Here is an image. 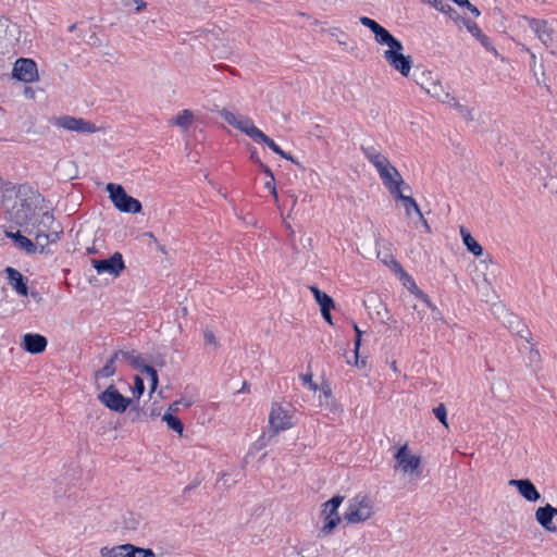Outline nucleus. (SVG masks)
<instances>
[{"mask_svg": "<svg viewBox=\"0 0 557 557\" xmlns=\"http://www.w3.org/2000/svg\"><path fill=\"white\" fill-rule=\"evenodd\" d=\"M0 67H3V60H0Z\"/></svg>", "mask_w": 557, "mask_h": 557, "instance_id": "obj_64", "label": "nucleus"}, {"mask_svg": "<svg viewBox=\"0 0 557 557\" xmlns=\"http://www.w3.org/2000/svg\"><path fill=\"white\" fill-rule=\"evenodd\" d=\"M300 379L305 385H308L311 391H317L319 388L318 384L312 381V373H306L300 375Z\"/></svg>", "mask_w": 557, "mask_h": 557, "instance_id": "obj_44", "label": "nucleus"}, {"mask_svg": "<svg viewBox=\"0 0 557 557\" xmlns=\"http://www.w3.org/2000/svg\"><path fill=\"white\" fill-rule=\"evenodd\" d=\"M325 396H331V388L329 386L323 388Z\"/></svg>", "mask_w": 557, "mask_h": 557, "instance_id": "obj_58", "label": "nucleus"}, {"mask_svg": "<svg viewBox=\"0 0 557 557\" xmlns=\"http://www.w3.org/2000/svg\"><path fill=\"white\" fill-rule=\"evenodd\" d=\"M395 460L397 463V467L401 469L403 472H414L419 469L421 459L418 456L408 454V446L405 444L401 446L396 455Z\"/></svg>", "mask_w": 557, "mask_h": 557, "instance_id": "obj_14", "label": "nucleus"}, {"mask_svg": "<svg viewBox=\"0 0 557 557\" xmlns=\"http://www.w3.org/2000/svg\"><path fill=\"white\" fill-rule=\"evenodd\" d=\"M396 267H398L399 271H403V268L399 265V263H396Z\"/></svg>", "mask_w": 557, "mask_h": 557, "instance_id": "obj_63", "label": "nucleus"}, {"mask_svg": "<svg viewBox=\"0 0 557 557\" xmlns=\"http://www.w3.org/2000/svg\"><path fill=\"white\" fill-rule=\"evenodd\" d=\"M25 95H26V96H29L30 98H33V97H34V91H33V89H32V88H29V87H26V88H25Z\"/></svg>", "mask_w": 557, "mask_h": 557, "instance_id": "obj_55", "label": "nucleus"}, {"mask_svg": "<svg viewBox=\"0 0 557 557\" xmlns=\"http://www.w3.org/2000/svg\"><path fill=\"white\" fill-rule=\"evenodd\" d=\"M396 267H398L399 271H403V268L399 265V263H396Z\"/></svg>", "mask_w": 557, "mask_h": 557, "instance_id": "obj_62", "label": "nucleus"}, {"mask_svg": "<svg viewBox=\"0 0 557 557\" xmlns=\"http://www.w3.org/2000/svg\"><path fill=\"white\" fill-rule=\"evenodd\" d=\"M451 107L467 121H473L474 116L472 113V109L461 104L455 97H450L449 102Z\"/></svg>", "mask_w": 557, "mask_h": 557, "instance_id": "obj_32", "label": "nucleus"}, {"mask_svg": "<svg viewBox=\"0 0 557 557\" xmlns=\"http://www.w3.org/2000/svg\"><path fill=\"white\" fill-rule=\"evenodd\" d=\"M310 290L312 292L315 301L319 304L321 311L334 308V301L327 294L320 290L317 286H310Z\"/></svg>", "mask_w": 557, "mask_h": 557, "instance_id": "obj_26", "label": "nucleus"}, {"mask_svg": "<svg viewBox=\"0 0 557 557\" xmlns=\"http://www.w3.org/2000/svg\"><path fill=\"white\" fill-rule=\"evenodd\" d=\"M250 160H251L253 163L258 164V165H260V164H262V163H263V162L260 160V158H259L258 152L256 151V149H253V150L251 151V153H250Z\"/></svg>", "mask_w": 557, "mask_h": 557, "instance_id": "obj_48", "label": "nucleus"}, {"mask_svg": "<svg viewBox=\"0 0 557 557\" xmlns=\"http://www.w3.org/2000/svg\"><path fill=\"white\" fill-rule=\"evenodd\" d=\"M12 77L23 83L37 82L39 79L37 63L33 59H17L13 65Z\"/></svg>", "mask_w": 557, "mask_h": 557, "instance_id": "obj_9", "label": "nucleus"}, {"mask_svg": "<svg viewBox=\"0 0 557 557\" xmlns=\"http://www.w3.org/2000/svg\"><path fill=\"white\" fill-rule=\"evenodd\" d=\"M256 143L258 144H264L267 145L274 153L281 156L282 158L286 159V160H290L292 162L294 163H297L295 161V159L289 154V153H286L285 151H283L275 143L273 139H271L268 135H265L262 131H260V133L257 135V137L255 138Z\"/></svg>", "mask_w": 557, "mask_h": 557, "instance_id": "obj_22", "label": "nucleus"}, {"mask_svg": "<svg viewBox=\"0 0 557 557\" xmlns=\"http://www.w3.org/2000/svg\"><path fill=\"white\" fill-rule=\"evenodd\" d=\"M38 195L27 185L11 186L2 193V206L18 226L30 223Z\"/></svg>", "mask_w": 557, "mask_h": 557, "instance_id": "obj_1", "label": "nucleus"}, {"mask_svg": "<svg viewBox=\"0 0 557 557\" xmlns=\"http://www.w3.org/2000/svg\"><path fill=\"white\" fill-rule=\"evenodd\" d=\"M426 92L443 103L449 102V99L451 97L449 95V92L444 90V88L438 79L434 81L430 85V88H428Z\"/></svg>", "mask_w": 557, "mask_h": 557, "instance_id": "obj_28", "label": "nucleus"}, {"mask_svg": "<svg viewBox=\"0 0 557 557\" xmlns=\"http://www.w3.org/2000/svg\"><path fill=\"white\" fill-rule=\"evenodd\" d=\"M264 187L276 198L277 197V193H276V187H275V178L274 176H272V178H269L265 183H264Z\"/></svg>", "mask_w": 557, "mask_h": 557, "instance_id": "obj_45", "label": "nucleus"}, {"mask_svg": "<svg viewBox=\"0 0 557 557\" xmlns=\"http://www.w3.org/2000/svg\"><path fill=\"white\" fill-rule=\"evenodd\" d=\"M194 115L191 111L189 110H183L181 111L175 119L171 121V124L182 127L183 129H187L191 122H193Z\"/></svg>", "mask_w": 557, "mask_h": 557, "instance_id": "obj_31", "label": "nucleus"}, {"mask_svg": "<svg viewBox=\"0 0 557 557\" xmlns=\"http://www.w3.org/2000/svg\"><path fill=\"white\" fill-rule=\"evenodd\" d=\"M366 159L376 169L381 180L389 178V174H397V169L374 146H361Z\"/></svg>", "mask_w": 557, "mask_h": 557, "instance_id": "obj_5", "label": "nucleus"}, {"mask_svg": "<svg viewBox=\"0 0 557 557\" xmlns=\"http://www.w3.org/2000/svg\"><path fill=\"white\" fill-rule=\"evenodd\" d=\"M385 46L388 47L383 53L385 61L392 69L399 72L403 76L408 77L412 66V60L410 55L403 53V44L394 37L391 41L385 44Z\"/></svg>", "mask_w": 557, "mask_h": 557, "instance_id": "obj_2", "label": "nucleus"}, {"mask_svg": "<svg viewBox=\"0 0 557 557\" xmlns=\"http://www.w3.org/2000/svg\"><path fill=\"white\" fill-rule=\"evenodd\" d=\"M23 348L33 355L44 352L47 348V338L40 334L27 333L23 336Z\"/></svg>", "mask_w": 557, "mask_h": 557, "instance_id": "obj_19", "label": "nucleus"}, {"mask_svg": "<svg viewBox=\"0 0 557 557\" xmlns=\"http://www.w3.org/2000/svg\"><path fill=\"white\" fill-rule=\"evenodd\" d=\"M158 250L161 251L162 253H166L165 247L163 245H158Z\"/></svg>", "mask_w": 557, "mask_h": 557, "instance_id": "obj_59", "label": "nucleus"}, {"mask_svg": "<svg viewBox=\"0 0 557 557\" xmlns=\"http://www.w3.org/2000/svg\"><path fill=\"white\" fill-rule=\"evenodd\" d=\"M556 516L557 508L553 507L550 504H546L535 510V519L537 523L548 532L555 533L557 531V527L553 522V519Z\"/></svg>", "mask_w": 557, "mask_h": 557, "instance_id": "obj_17", "label": "nucleus"}, {"mask_svg": "<svg viewBox=\"0 0 557 557\" xmlns=\"http://www.w3.org/2000/svg\"><path fill=\"white\" fill-rule=\"evenodd\" d=\"M163 421L166 422L168 426L171 430L177 432L178 434L183 433L184 424L177 417H175L169 412H165L163 416Z\"/></svg>", "mask_w": 557, "mask_h": 557, "instance_id": "obj_37", "label": "nucleus"}, {"mask_svg": "<svg viewBox=\"0 0 557 557\" xmlns=\"http://www.w3.org/2000/svg\"><path fill=\"white\" fill-rule=\"evenodd\" d=\"M354 330L356 332V338H355V359H356V364H358V350H359V347L361 345L362 332H361V330L359 329V326L356 323H354Z\"/></svg>", "mask_w": 557, "mask_h": 557, "instance_id": "obj_43", "label": "nucleus"}, {"mask_svg": "<svg viewBox=\"0 0 557 557\" xmlns=\"http://www.w3.org/2000/svg\"><path fill=\"white\" fill-rule=\"evenodd\" d=\"M437 78L433 76L431 72L422 71L419 75H416V83L425 91L430 88V85Z\"/></svg>", "mask_w": 557, "mask_h": 557, "instance_id": "obj_36", "label": "nucleus"}, {"mask_svg": "<svg viewBox=\"0 0 557 557\" xmlns=\"http://www.w3.org/2000/svg\"><path fill=\"white\" fill-rule=\"evenodd\" d=\"M420 219H421V221H422V223H423V226H425V228L428 230V232H430V226H429V224H428V221H426L423 216H422V218H420Z\"/></svg>", "mask_w": 557, "mask_h": 557, "instance_id": "obj_57", "label": "nucleus"}, {"mask_svg": "<svg viewBox=\"0 0 557 557\" xmlns=\"http://www.w3.org/2000/svg\"><path fill=\"white\" fill-rule=\"evenodd\" d=\"M107 190L110 194V199L121 212L125 213H139L143 209L139 200L126 194L123 186L109 183Z\"/></svg>", "mask_w": 557, "mask_h": 557, "instance_id": "obj_4", "label": "nucleus"}, {"mask_svg": "<svg viewBox=\"0 0 557 557\" xmlns=\"http://www.w3.org/2000/svg\"><path fill=\"white\" fill-rule=\"evenodd\" d=\"M126 549L128 552V557H156L151 548H143L133 544H128Z\"/></svg>", "mask_w": 557, "mask_h": 557, "instance_id": "obj_34", "label": "nucleus"}, {"mask_svg": "<svg viewBox=\"0 0 557 557\" xmlns=\"http://www.w3.org/2000/svg\"><path fill=\"white\" fill-rule=\"evenodd\" d=\"M293 417L289 410L281 404H272L269 413V428L272 436L277 435L280 432L288 430L293 426Z\"/></svg>", "mask_w": 557, "mask_h": 557, "instance_id": "obj_6", "label": "nucleus"}, {"mask_svg": "<svg viewBox=\"0 0 557 557\" xmlns=\"http://www.w3.org/2000/svg\"><path fill=\"white\" fill-rule=\"evenodd\" d=\"M205 342L208 345H216V339L214 334L211 331H206L203 334Z\"/></svg>", "mask_w": 557, "mask_h": 557, "instance_id": "obj_46", "label": "nucleus"}, {"mask_svg": "<svg viewBox=\"0 0 557 557\" xmlns=\"http://www.w3.org/2000/svg\"><path fill=\"white\" fill-rule=\"evenodd\" d=\"M396 267H398L399 271H403V268L399 265V263H396Z\"/></svg>", "mask_w": 557, "mask_h": 557, "instance_id": "obj_61", "label": "nucleus"}, {"mask_svg": "<svg viewBox=\"0 0 557 557\" xmlns=\"http://www.w3.org/2000/svg\"><path fill=\"white\" fill-rule=\"evenodd\" d=\"M259 168L267 175L268 178H272L274 176L272 170L264 163L260 164Z\"/></svg>", "mask_w": 557, "mask_h": 557, "instance_id": "obj_47", "label": "nucleus"}, {"mask_svg": "<svg viewBox=\"0 0 557 557\" xmlns=\"http://www.w3.org/2000/svg\"><path fill=\"white\" fill-rule=\"evenodd\" d=\"M344 500V496L335 495L331 499L324 503L323 515L324 524L320 530V533L323 535H329L341 522V517L338 515V508Z\"/></svg>", "mask_w": 557, "mask_h": 557, "instance_id": "obj_8", "label": "nucleus"}, {"mask_svg": "<svg viewBox=\"0 0 557 557\" xmlns=\"http://www.w3.org/2000/svg\"><path fill=\"white\" fill-rule=\"evenodd\" d=\"M321 313L325 321L332 323L331 309H327L326 311H321Z\"/></svg>", "mask_w": 557, "mask_h": 557, "instance_id": "obj_52", "label": "nucleus"}, {"mask_svg": "<svg viewBox=\"0 0 557 557\" xmlns=\"http://www.w3.org/2000/svg\"><path fill=\"white\" fill-rule=\"evenodd\" d=\"M465 25H466L467 29L469 30V33L472 36H474L484 48H486L487 50L494 49L491 46L490 38L482 33V30L480 29V27L478 26V24L475 22L468 20L465 22Z\"/></svg>", "mask_w": 557, "mask_h": 557, "instance_id": "obj_24", "label": "nucleus"}, {"mask_svg": "<svg viewBox=\"0 0 557 557\" xmlns=\"http://www.w3.org/2000/svg\"><path fill=\"white\" fill-rule=\"evenodd\" d=\"M200 484V480H195L184 488V493H189Z\"/></svg>", "mask_w": 557, "mask_h": 557, "instance_id": "obj_49", "label": "nucleus"}, {"mask_svg": "<svg viewBox=\"0 0 557 557\" xmlns=\"http://www.w3.org/2000/svg\"><path fill=\"white\" fill-rule=\"evenodd\" d=\"M54 224V216L50 212H45L41 215V219L38 224V230L50 231Z\"/></svg>", "mask_w": 557, "mask_h": 557, "instance_id": "obj_39", "label": "nucleus"}, {"mask_svg": "<svg viewBox=\"0 0 557 557\" xmlns=\"http://www.w3.org/2000/svg\"><path fill=\"white\" fill-rule=\"evenodd\" d=\"M404 274L407 276L408 281H410V283H411V290L417 295V297H419L431 309H433V306H432L428 295H425L421 289H419V287L416 285L414 281L407 273H404Z\"/></svg>", "mask_w": 557, "mask_h": 557, "instance_id": "obj_40", "label": "nucleus"}, {"mask_svg": "<svg viewBox=\"0 0 557 557\" xmlns=\"http://www.w3.org/2000/svg\"><path fill=\"white\" fill-rule=\"evenodd\" d=\"M120 359V352H113L112 356L107 360L106 364L95 372V379L99 380L102 377H110L115 374L116 367L115 362Z\"/></svg>", "mask_w": 557, "mask_h": 557, "instance_id": "obj_23", "label": "nucleus"}, {"mask_svg": "<svg viewBox=\"0 0 557 557\" xmlns=\"http://www.w3.org/2000/svg\"><path fill=\"white\" fill-rule=\"evenodd\" d=\"M115 352H120V358L127 361L133 368L143 371V367L147 364L144 362L140 355H136L134 350H115Z\"/></svg>", "mask_w": 557, "mask_h": 557, "instance_id": "obj_27", "label": "nucleus"}, {"mask_svg": "<svg viewBox=\"0 0 557 557\" xmlns=\"http://www.w3.org/2000/svg\"><path fill=\"white\" fill-rule=\"evenodd\" d=\"M4 273L7 275L8 285H10L18 296H28L27 277L12 267H7Z\"/></svg>", "mask_w": 557, "mask_h": 557, "instance_id": "obj_15", "label": "nucleus"}, {"mask_svg": "<svg viewBox=\"0 0 557 557\" xmlns=\"http://www.w3.org/2000/svg\"><path fill=\"white\" fill-rule=\"evenodd\" d=\"M221 117L230 125L239 129L249 136L252 140L257 137L261 129L255 126L252 120L247 116L236 115L235 113L223 109L220 111Z\"/></svg>", "mask_w": 557, "mask_h": 557, "instance_id": "obj_10", "label": "nucleus"}, {"mask_svg": "<svg viewBox=\"0 0 557 557\" xmlns=\"http://www.w3.org/2000/svg\"><path fill=\"white\" fill-rule=\"evenodd\" d=\"M460 234L467 249L474 256L479 257L483 253V247L471 236V234L465 228H460Z\"/></svg>", "mask_w": 557, "mask_h": 557, "instance_id": "obj_25", "label": "nucleus"}, {"mask_svg": "<svg viewBox=\"0 0 557 557\" xmlns=\"http://www.w3.org/2000/svg\"><path fill=\"white\" fill-rule=\"evenodd\" d=\"M18 235H22V234H21L20 232H15V233L10 232V231H7V232H5V236H7L8 238H11L12 240H14V243H16V237H17Z\"/></svg>", "mask_w": 557, "mask_h": 557, "instance_id": "obj_51", "label": "nucleus"}, {"mask_svg": "<svg viewBox=\"0 0 557 557\" xmlns=\"http://www.w3.org/2000/svg\"><path fill=\"white\" fill-rule=\"evenodd\" d=\"M128 544L116 545L113 547H102L100 549L101 557H128L126 547Z\"/></svg>", "mask_w": 557, "mask_h": 557, "instance_id": "obj_30", "label": "nucleus"}, {"mask_svg": "<svg viewBox=\"0 0 557 557\" xmlns=\"http://www.w3.org/2000/svg\"><path fill=\"white\" fill-rule=\"evenodd\" d=\"M15 245L20 250L26 252L27 255H33L39 251V246L37 245V242L33 243L29 238H27L24 235H18L16 237Z\"/></svg>", "mask_w": 557, "mask_h": 557, "instance_id": "obj_29", "label": "nucleus"}, {"mask_svg": "<svg viewBox=\"0 0 557 557\" xmlns=\"http://www.w3.org/2000/svg\"><path fill=\"white\" fill-rule=\"evenodd\" d=\"M135 3L137 4L136 5V11L137 12H140L141 10H144L147 5V3L144 1V0H135Z\"/></svg>", "mask_w": 557, "mask_h": 557, "instance_id": "obj_50", "label": "nucleus"}, {"mask_svg": "<svg viewBox=\"0 0 557 557\" xmlns=\"http://www.w3.org/2000/svg\"><path fill=\"white\" fill-rule=\"evenodd\" d=\"M434 7L441 12L447 14L454 21L459 17L458 12L446 1L434 0Z\"/></svg>", "mask_w": 557, "mask_h": 557, "instance_id": "obj_35", "label": "nucleus"}, {"mask_svg": "<svg viewBox=\"0 0 557 557\" xmlns=\"http://www.w3.org/2000/svg\"><path fill=\"white\" fill-rule=\"evenodd\" d=\"M144 373H146L147 375H149L150 377V392H154L157 386H158V373H157V370L151 367V366H146V367H143V371Z\"/></svg>", "mask_w": 557, "mask_h": 557, "instance_id": "obj_38", "label": "nucleus"}, {"mask_svg": "<svg viewBox=\"0 0 557 557\" xmlns=\"http://www.w3.org/2000/svg\"><path fill=\"white\" fill-rule=\"evenodd\" d=\"M98 400L108 409L120 413L124 412L132 403L131 398L122 395L113 384L98 395Z\"/></svg>", "mask_w": 557, "mask_h": 557, "instance_id": "obj_7", "label": "nucleus"}, {"mask_svg": "<svg viewBox=\"0 0 557 557\" xmlns=\"http://www.w3.org/2000/svg\"><path fill=\"white\" fill-rule=\"evenodd\" d=\"M384 186L387 188V190L391 193V195L395 198L400 200V196H404L400 186L405 185V182L400 175V173L397 171V174H389V178L382 180Z\"/></svg>", "mask_w": 557, "mask_h": 557, "instance_id": "obj_21", "label": "nucleus"}, {"mask_svg": "<svg viewBox=\"0 0 557 557\" xmlns=\"http://www.w3.org/2000/svg\"><path fill=\"white\" fill-rule=\"evenodd\" d=\"M132 391H133L134 397H136V398H139L144 394L145 384H144V380L139 375H136L134 377V385H133Z\"/></svg>", "mask_w": 557, "mask_h": 557, "instance_id": "obj_42", "label": "nucleus"}, {"mask_svg": "<svg viewBox=\"0 0 557 557\" xmlns=\"http://www.w3.org/2000/svg\"><path fill=\"white\" fill-rule=\"evenodd\" d=\"M466 7L469 9V11H470L474 16H479V15H480V11H479V9H478L475 5H473V4H471V3H470V5H466Z\"/></svg>", "mask_w": 557, "mask_h": 557, "instance_id": "obj_53", "label": "nucleus"}, {"mask_svg": "<svg viewBox=\"0 0 557 557\" xmlns=\"http://www.w3.org/2000/svg\"><path fill=\"white\" fill-rule=\"evenodd\" d=\"M457 5L459 7H466L470 5V2L468 0H453Z\"/></svg>", "mask_w": 557, "mask_h": 557, "instance_id": "obj_54", "label": "nucleus"}, {"mask_svg": "<svg viewBox=\"0 0 557 557\" xmlns=\"http://www.w3.org/2000/svg\"><path fill=\"white\" fill-rule=\"evenodd\" d=\"M91 264L98 274L108 273L113 277H119L125 269L123 256L120 252H114L108 259H92Z\"/></svg>", "mask_w": 557, "mask_h": 557, "instance_id": "obj_12", "label": "nucleus"}, {"mask_svg": "<svg viewBox=\"0 0 557 557\" xmlns=\"http://www.w3.org/2000/svg\"><path fill=\"white\" fill-rule=\"evenodd\" d=\"M62 233L63 230L60 225L51 227L50 231L38 230L35 239L39 246V252L44 253L49 244L58 242Z\"/></svg>", "mask_w": 557, "mask_h": 557, "instance_id": "obj_20", "label": "nucleus"}, {"mask_svg": "<svg viewBox=\"0 0 557 557\" xmlns=\"http://www.w3.org/2000/svg\"><path fill=\"white\" fill-rule=\"evenodd\" d=\"M530 29L536 35L541 42L549 48L554 45V30L546 20L525 17Z\"/></svg>", "mask_w": 557, "mask_h": 557, "instance_id": "obj_13", "label": "nucleus"}, {"mask_svg": "<svg viewBox=\"0 0 557 557\" xmlns=\"http://www.w3.org/2000/svg\"><path fill=\"white\" fill-rule=\"evenodd\" d=\"M508 484L517 488L518 493L528 502H537L541 494L529 479H511Z\"/></svg>", "mask_w": 557, "mask_h": 557, "instance_id": "obj_16", "label": "nucleus"}, {"mask_svg": "<svg viewBox=\"0 0 557 557\" xmlns=\"http://www.w3.org/2000/svg\"><path fill=\"white\" fill-rule=\"evenodd\" d=\"M248 388H249V385L247 384V382H244L242 388L238 392L239 393L240 392H246V391H248Z\"/></svg>", "mask_w": 557, "mask_h": 557, "instance_id": "obj_56", "label": "nucleus"}, {"mask_svg": "<svg viewBox=\"0 0 557 557\" xmlns=\"http://www.w3.org/2000/svg\"><path fill=\"white\" fill-rule=\"evenodd\" d=\"M53 124L66 131L81 134H92L98 131V127L94 123L83 117H75L71 115H62L57 117L54 119Z\"/></svg>", "mask_w": 557, "mask_h": 557, "instance_id": "obj_11", "label": "nucleus"}, {"mask_svg": "<svg viewBox=\"0 0 557 557\" xmlns=\"http://www.w3.org/2000/svg\"><path fill=\"white\" fill-rule=\"evenodd\" d=\"M373 512V500L367 495H356L348 503L344 520L348 523H361L369 520Z\"/></svg>", "mask_w": 557, "mask_h": 557, "instance_id": "obj_3", "label": "nucleus"}, {"mask_svg": "<svg viewBox=\"0 0 557 557\" xmlns=\"http://www.w3.org/2000/svg\"><path fill=\"white\" fill-rule=\"evenodd\" d=\"M74 28H75V25H71V26L69 27V30H70V32H72Z\"/></svg>", "mask_w": 557, "mask_h": 557, "instance_id": "obj_60", "label": "nucleus"}, {"mask_svg": "<svg viewBox=\"0 0 557 557\" xmlns=\"http://www.w3.org/2000/svg\"><path fill=\"white\" fill-rule=\"evenodd\" d=\"M407 216H410L412 211L416 212L420 218L422 213L416 200L411 196H400Z\"/></svg>", "mask_w": 557, "mask_h": 557, "instance_id": "obj_33", "label": "nucleus"}, {"mask_svg": "<svg viewBox=\"0 0 557 557\" xmlns=\"http://www.w3.org/2000/svg\"><path fill=\"white\" fill-rule=\"evenodd\" d=\"M433 413L440 420V422L443 425H445L446 428L448 426V423H447V410H446V407H445L444 404H440L437 407H435L433 409Z\"/></svg>", "mask_w": 557, "mask_h": 557, "instance_id": "obj_41", "label": "nucleus"}, {"mask_svg": "<svg viewBox=\"0 0 557 557\" xmlns=\"http://www.w3.org/2000/svg\"><path fill=\"white\" fill-rule=\"evenodd\" d=\"M359 21L374 34L375 41L379 45H385L394 38V36L376 21L367 16H361Z\"/></svg>", "mask_w": 557, "mask_h": 557, "instance_id": "obj_18", "label": "nucleus"}]
</instances>
